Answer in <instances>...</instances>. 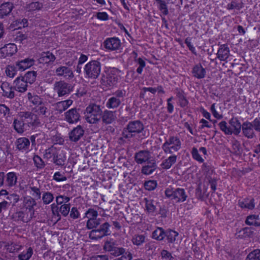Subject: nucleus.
Listing matches in <instances>:
<instances>
[{
  "mask_svg": "<svg viewBox=\"0 0 260 260\" xmlns=\"http://www.w3.org/2000/svg\"><path fill=\"white\" fill-rule=\"evenodd\" d=\"M146 236L145 235H135L132 239V242L135 245L139 246L145 243Z\"/></svg>",
  "mask_w": 260,
  "mask_h": 260,
  "instance_id": "nucleus-36",
  "label": "nucleus"
},
{
  "mask_svg": "<svg viewBox=\"0 0 260 260\" xmlns=\"http://www.w3.org/2000/svg\"><path fill=\"white\" fill-rule=\"evenodd\" d=\"M57 153V151L55 148L53 147H50L45 150L44 154V158L49 159L51 158L53 159L54 155Z\"/></svg>",
  "mask_w": 260,
  "mask_h": 260,
  "instance_id": "nucleus-49",
  "label": "nucleus"
},
{
  "mask_svg": "<svg viewBox=\"0 0 260 260\" xmlns=\"http://www.w3.org/2000/svg\"><path fill=\"white\" fill-rule=\"evenodd\" d=\"M0 113L6 118L10 117L11 115L10 108L5 104H0Z\"/></svg>",
  "mask_w": 260,
  "mask_h": 260,
  "instance_id": "nucleus-52",
  "label": "nucleus"
},
{
  "mask_svg": "<svg viewBox=\"0 0 260 260\" xmlns=\"http://www.w3.org/2000/svg\"><path fill=\"white\" fill-rule=\"evenodd\" d=\"M143 203H144L145 210L149 213H153L156 210V206L154 205V202L148 198H144Z\"/></svg>",
  "mask_w": 260,
  "mask_h": 260,
  "instance_id": "nucleus-29",
  "label": "nucleus"
},
{
  "mask_svg": "<svg viewBox=\"0 0 260 260\" xmlns=\"http://www.w3.org/2000/svg\"><path fill=\"white\" fill-rule=\"evenodd\" d=\"M5 247L10 253H17L21 250L23 246L17 243L8 242L5 245Z\"/></svg>",
  "mask_w": 260,
  "mask_h": 260,
  "instance_id": "nucleus-23",
  "label": "nucleus"
},
{
  "mask_svg": "<svg viewBox=\"0 0 260 260\" xmlns=\"http://www.w3.org/2000/svg\"><path fill=\"white\" fill-rule=\"evenodd\" d=\"M144 128L143 124L140 121H134L129 122L126 129L123 132V136L129 138L136 134L140 133Z\"/></svg>",
  "mask_w": 260,
  "mask_h": 260,
  "instance_id": "nucleus-5",
  "label": "nucleus"
},
{
  "mask_svg": "<svg viewBox=\"0 0 260 260\" xmlns=\"http://www.w3.org/2000/svg\"><path fill=\"white\" fill-rule=\"evenodd\" d=\"M53 195L50 192H45L43 194L42 200L44 204H50L53 201Z\"/></svg>",
  "mask_w": 260,
  "mask_h": 260,
  "instance_id": "nucleus-48",
  "label": "nucleus"
},
{
  "mask_svg": "<svg viewBox=\"0 0 260 260\" xmlns=\"http://www.w3.org/2000/svg\"><path fill=\"white\" fill-rule=\"evenodd\" d=\"M29 188L32 192V196L37 199H40L41 197V192L40 188L36 186H30Z\"/></svg>",
  "mask_w": 260,
  "mask_h": 260,
  "instance_id": "nucleus-58",
  "label": "nucleus"
},
{
  "mask_svg": "<svg viewBox=\"0 0 260 260\" xmlns=\"http://www.w3.org/2000/svg\"><path fill=\"white\" fill-rule=\"evenodd\" d=\"M51 206L52 214L57 216H59V212H60L63 216H67L69 214L70 210V205L69 204L61 205L59 208L54 203L52 204Z\"/></svg>",
  "mask_w": 260,
  "mask_h": 260,
  "instance_id": "nucleus-9",
  "label": "nucleus"
},
{
  "mask_svg": "<svg viewBox=\"0 0 260 260\" xmlns=\"http://www.w3.org/2000/svg\"><path fill=\"white\" fill-rule=\"evenodd\" d=\"M244 135L248 138H252L255 136L254 129L250 122H244L242 125Z\"/></svg>",
  "mask_w": 260,
  "mask_h": 260,
  "instance_id": "nucleus-14",
  "label": "nucleus"
},
{
  "mask_svg": "<svg viewBox=\"0 0 260 260\" xmlns=\"http://www.w3.org/2000/svg\"><path fill=\"white\" fill-rule=\"evenodd\" d=\"M156 165L155 162H149V164L144 166L142 169V173L148 175L152 174L156 169Z\"/></svg>",
  "mask_w": 260,
  "mask_h": 260,
  "instance_id": "nucleus-33",
  "label": "nucleus"
},
{
  "mask_svg": "<svg viewBox=\"0 0 260 260\" xmlns=\"http://www.w3.org/2000/svg\"><path fill=\"white\" fill-rule=\"evenodd\" d=\"M72 104L73 101L71 100L60 101L54 104V109L60 114L66 110Z\"/></svg>",
  "mask_w": 260,
  "mask_h": 260,
  "instance_id": "nucleus-17",
  "label": "nucleus"
},
{
  "mask_svg": "<svg viewBox=\"0 0 260 260\" xmlns=\"http://www.w3.org/2000/svg\"><path fill=\"white\" fill-rule=\"evenodd\" d=\"M191 154L192 157L198 161L200 162H203L204 161V159L199 154L198 150L196 148L193 147L192 148L191 151Z\"/></svg>",
  "mask_w": 260,
  "mask_h": 260,
  "instance_id": "nucleus-59",
  "label": "nucleus"
},
{
  "mask_svg": "<svg viewBox=\"0 0 260 260\" xmlns=\"http://www.w3.org/2000/svg\"><path fill=\"white\" fill-rule=\"evenodd\" d=\"M101 209L99 207L95 208H89L85 213L86 217L88 219H97L98 213L100 212Z\"/></svg>",
  "mask_w": 260,
  "mask_h": 260,
  "instance_id": "nucleus-37",
  "label": "nucleus"
},
{
  "mask_svg": "<svg viewBox=\"0 0 260 260\" xmlns=\"http://www.w3.org/2000/svg\"><path fill=\"white\" fill-rule=\"evenodd\" d=\"M230 53L229 48L226 45H221L218 51V57L221 60H226Z\"/></svg>",
  "mask_w": 260,
  "mask_h": 260,
  "instance_id": "nucleus-28",
  "label": "nucleus"
},
{
  "mask_svg": "<svg viewBox=\"0 0 260 260\" xmlns=\"http://www.w3.org/2000/svg\"><path fill=\"white\" fill-rule=\"evenodd\" d=\"M24 204L26 209H28L29 211H32L34 213V207L37 205V203L34 198L28 197L25 199Z\"/></svg>",
  "mask_w": 260,
  "mask_h": 260,
  "instance_id": "nucleus-40",
  "label": "nucleus"
},
{
  "mask_svg": "<svg viewBox=\"0 0 260 260\" xmlns=\"http://www.w3.org/2000/svg\"><path fill=\"white\" fill-rule=\"evenodd\" d=\"M100 224L98 219H88L86 223V227L88 229H93L96 228Z\"/></svg>",
  "mask_w": 260,
  "mask_h": 260,
  "instance_id": "nucleus-50",
  "label": "nucleus"
},
{
  "mask_svg": "<svg viewBox=\"0 0 260 260\" xmlns=\"http://www.w3.org/2000/svg\"><path fill=\"white\" fill-rule=\"evenodd\" d=\"M36 72L35 71H28L27 72L24 77L22 78L27 83L32 84L34 83L36 79Z\"/></svg>",
  "mask_w": 260,
  "mask_h": 260,
  "instance_id": "nucleus-41",
  "label": "nucleus"
},
{
  "mask_svg": "<svg viewBox=\"0 0 260 260\" xmlns=\"http://www.w3.org/2000/svg\"><path fill=\"white\" fill-rule=\"evenodd\" d=\"M69 197L63 196H59L56 198V202L57 205H61L62 203H67L70 201Z\"/></svg>",
  "mask_w": 260,
  "mask_h": 260,
  "instance_id": "nucleus-62",
  "label": "nucleus"
},
{
  "mask_svg": "<svg viewBox=\"0 0 260 260\" xmlns=\"http://www.w3.org/2000/svg\"><path fill=\"white\" fill-rule=\"evenodd\" d=\"M17 52V47L14 44H8L1 49L2 56L6 57L11 56Z\"/></svg>",
  "mask_w": 260,
  "mask_h": 260,
  "instance_id": "nucleus-13",
  "label": "nucleus"
},
{
  "mask_svg": "<svg viewBox=\"0 0 260 260\" xmlns=\"http://www.w3.org/2000/svg\"><path fill=\"white\" fill-rule=\"evenodd\" d=\"M160 256L164 260H174V257L171 253L167 250L163 249L160 252Z\"/></svg>",
  "mask_w": 260,
  "mask_h": 260,
  "instance_id": "nucleus-54",
  "label": "nucleus"
},
{
  "mask_svg": "<svg viewBox=\"0 0 260 260\" xmlns=\"http://www.w3.org/2000/svg\"><path fill=\"white\" fill-rule=\"evenodd\" d=\"M131 253L122 248H115V260H131Z\"/></svg>",
  "mask_w": 260,
  "mask_h": 260,
  "instance_id": "nucleus-12",
  "label": "nucleus"
},
{
  "mask_svg": "<svg viewBox=\"0 0 260 260\" xmlns=\"http://www.w3.org/2000/svg\"><path fill=\"white\" fill-rule=\"evenodd\" d=\"M245 223L248 225L260 226L259 216L256 215H250L247 217Z\"/></svg>",
  "mask_w": 260,
  "mask_h": 260,
  "instance_id": "nucleus-30",
  "label": "nucleus"
},
{
  "mask_svg": "<svg viewBox=\"0 0 260 260\" xmlns=\"http://www.w3.org/2000/svg\"><path fill=\"white\" fill-rule=\"evenodd\" d=\"M55 59L54 55L50 52H43L38 58V63L47 64L53 62Z\"/></svg>",
  "mask_w": 260,
  "mask_h": 260,
  "instance_id": "nucleus-18",
  "label": "nucleus"
},
{
  "mask_svg": "<svg viewBox=\"0 0 260 260\" xmlns=\"http://www.w3.org/2000/svg\"><path fill=\"white\" fill-rule=\"evenodd\" d=\"M192 73L194 77L200 79L205 77L206 71L202 66H194L192 70Z\"/></svg>",
  "mask_w": 260,
  "mask_h": 260,
  "instance_id": "nucleus-39",
  "label": "nucleus"
},
{
  "mask_svg": "<svg viewBox=\"0 0 260 260\" xmlns=\"http://www.w3.org/2000/svg\"><path fill=\"white\" fill-rule=\"evenodd\" d=\"M100 66H85V71L88 77L96 78L100 73Z\"/></svg>",
  "mask_w": 260,
  "mask_h": 260,
  "instance_id": "nucleus-19",
  "label": "nucleus"
},
{
  "mask_svg": "<svg viewBox=\"0 0 260 260\" xmlns=\"http://www.w3.org/2000/svg\"><path fill=\"white\" fill-rule=\"evenodd\" d=\"M109 226L110 225L108 222H105L100 226L99 229L92 230L89 233V238L92 240H97L102 238L104 236L109 235Z\"/></svg>",
  "mask_w": 260,
  "mask_h": 260,
  "instance_id": "nucleus-7",
  "label": "nucleus"
},
{
  "mask_svg": "<svg viewBox=\"0 0 260 260\" xmlns=\"http://www.w3.org/2000/svg\"><path fill=\"white\" fill-rule=\"evenodd\" d=\"M165 195L167 198L177 203L183 202L187 198L184 189L180 188L174 189L169 187L165 190Z\"/></svg>",
  "mask_w": 260,
  "mask_h": 260,
  "instance_id": "nucleus-2",
  "label": "nucleus"
},
{
  "mask_svg": "<svg viewBox=\"0 0 260 260\" xmlns=\"http://www.w3.org/2000/svg\"><path fill=\"white\" fill-rule=\"evenodd\" d=\"M80 109L72 108L64 113V119L69 123H76L80 120Z\"/></svg>",
  "mask_w": 260,
  "mask_h": 260,
  "instance_id": "nucleus-8",
  "label": "nucleus"
},
{
  "mask_svg": "<svg viewBox=\"0 0 260 260\" xmlns=\"http://www.w3.org/2000/svg\"><path fill=\"white\" fill-rule=\"evenodd\" d=\"M84 131L81 125L74 128L69 133V139L71 141L77 142L83 136Z\"/></svg>",
  "mask_w": 260,
  "mask_h": 260,
  "instance_id": "nucleus-11",
  "label": "nucleus"
},
{
  "mask_svg": "<svg viewBox=\"0 0 260 260\" xmlns=\"http://www.w3.org/2000/svg\"><path fill=\"white\" fill-rule=\"evenodd\" d=\"M152 237L155 240L161 241L165 237V232L162 228H157L153 232Z\"/></svg>",
  "mask_w": 260,
  "mask_h": 260,
  "instance_id": "nucleus-35",
  "label": "nucleus"
},
{
  "mask_svg": "<svg viewBox=\"0 0 260 260\" xmlns=\"http://www.w3.org/2000/svg\"><path fill=\"white\" fill-rule=\"evenodd\" d=\"M14 86L16 91L24 92L27 90V83L22 77H18L14 81Z\"/></svg>",
  "mask_w": 260,
  "mask_h": 260,
  "instance_id": "nucleus-16",
  "label": "nucleus"
},
{
  "mask_svg": "<svg viewBox=\"0 0 260 260\" xmlns=\"http://www.w3.org/2000/svg\"><path fill=\"white\" fill-rule=\"evenodd\" d=\"M255 131L260 132V118H256L251 122Z\"/></svg>",
  "mask_w": 260,
  "mask_h": 260,
  "instance_id": "nucleus-64",
  "label": "nucleus"
},
{
  "mask_svg": "<svg viewBox=\"0 0 260 260\" xmlns=\"http://www.w3.org/2000/svg\"><path fill=\"white\" fill-rule=\"evenodd\" d=\"M18 117L29 127H36L40 125V122L37 115L30 111H21Z\"/></svg>",
  "mask_w": 260,
  "mask_h": 260,
  "instance_id": "nucleus-4",
  "label": "nucleus"
},
{
  "mask_svg": "<svg viewBox=\"0 0 260 260\" xmlns=\"http://www.w3.org/2000/svg\"><path fill=\"white\" fill-rule=\"evenodd\" d=\"M42 6V4L39 2H32L28 5V9L30 11L39 10L41 9Z\"/></svg>",
  "mask_w": 260,
  "mask_h": 260,
  "instance_id": "nucleus-61",
  "label": "nucleus"
},
{
  "mask_svg": "<svg viewBox=\"0 0 260 260\" xmlns=\"http://www.w3.org/2000/svg\"><path fill=\"white\" fill-rule=\"evenodd\" d=\"M176 161L177 156L176 155H172L163 160L160 166L161 169L168 170L171 168L176 163Z\"/></svg>",
  "mask_w": 260,
  "mask_h": 260,
  "instance_id": "nucleus-21",
  "label": "nucleus"
},
{
  "mask_svg": "<svg viewBox=\"0 0 260 260\" xmlns=\"http://www.w3.org/2000/svg\"><path fill=\"white\" fill-rule=\"evenodd\" d=\"M230 127L232 134L238 135L241 132L242 125L239 120L236 117H233L229 120Z\"/></svg>",
  "mask_w": 260,
  "mask_h": 260,
  "instance_id": "nucleus-15",
  "label": "nucleus"
},
{
  "mask_svg": "<svg viewBox=\"0 0 260 260\" xmlns=\"http://www.w3.org/2000/svg\"><path fill=\"white\" fill-rule=\"evenodd\" d=\"M3 91V95L10 99H12L15 96V87L12 86L7 82L2 83L1 86Z\"/></svg>",
  "mask_w": 260,
  "mask_h": 260,
  "instance_id": "nucleus-10",
  "label": "nucleus"
},
{
  "mask_svg": "<svg viewBox=\"0 0 260 260\" xmlns=\"http://www.w3.org/2000/svg\"><path fill=\"white\" fill-rule=\"evenodd\" d=\"M238 205L241 208L252 209L254 207L253 199H245L239 200Z\"/></svg>",
  "mask_w": 260,
  "mask_h": 260,
  "instance_id": "nucleus-31",
  "label": "nucleus"
},
{
  "mask_svg": "<svg viewBox=\"0 0 260 260\" xmlns=\"http://www.w3.org/2000/svg\"><path fill=\"white\" fill-rule=\"evenodd\" d=\"M53 89L57 92L58 96L61 97L70 94L72 91V87L71 84L64 81H59L55 82Z\"/></svg>",
  "mask_w": 260,
  "mask_h": 260,
  "instance_id": "nucleus-6",
  "label": "nucleus"
},
{
  "mask_svg": "<svg viewBox=\"0 0 260 260\" xmlns=\"http://www.w3.org/2000/svg\"><path fill=\"white\" fill-rule=\"evenodd\" d=\"M17 182V176L14 172H9L6 176V185L9 187L15 186Z\"/></svg>",
  "mask_w": 260,
  "mask_h": 260,
  "instance_id": "nucleus-27",
  "label": "nucleus"
},
{
  "mask_svg": "<svg viewBox=\"0 0 260 260\" xmlns=\"http://www.w3.org/2000/svg\"><path fill=\"white\" fill-rule=\"evenodd\" d=\"M105 48L110 51L114 49V38H108L104 42Z\"/></svg>",
  "mask_w": 260,
  "mask_h": 260,
  "instance_id": "nucleus-57",
  "label": "nucleus"
},
{
  "mask_svg": "<svg viewBox=\"0 0 260 260\" xmlns=\"http://www.w3.org/2000/svg\"><path fill=\"white\" fill-rule=\"evenodd\" d=\"M220 130L224 133L225 135H232V131L230 129V126L228 125V123L225 121H222L218 124Z\"/></svg>",
  "mask_w": 260,
  "mask_h": 260,
  "instance_id": "nucleus-44",
  "label": "nucleus"
},
{
  "mask_svg": "<svg viewBox=\"0 0 260 260\" xmlns=\"http://www.w3.org/2000/svg\"><path fill=\"white\" fill-rule=\"evenodd\" d=\"M14 129L18 134H22L25 130V127L26 126L21 120L20 118L19 119H14L13 123Z\"/></svg>",
  "mask_w": 260,
  "mask_h": 260,
  "instance_id": "nucleus-26",
  "label": "nucleus"
},
{
  "mask_svg": "<svg viewBox=\"0 0 260 260\" xmlns=\"http://www.w3.org/2000/svg\"><path fill=\"white\" fill-rule=\"evenodd\" d=\"M66 160V156L62 153H57L52 159V162L59 166H64Z\"/></svg>",
  "mask_w": 260,
  "mask_h": 260,
  "instance_id": "nucleus-32",
  "label": "nucleus"
},
{
  "mask_svg": "<svg viewBox=\"0 0 260 260\" xmlns=\"http://www.w3.org/2000/svg\"><path fill=\"white\" fill-rule=\"evenodd\" d=\"M33 254V249L29 247L18 255L19 260H29Z\"/></svg>",
  "mask_w": 260,
  "mask_h": 260,
  "instance_id": "nucleus-38",
  "label": "nucleus"
},
{
  "mask_svg": "<svg viewBox=\"0 0 260 260\" xmlns=\"http://www.w3.org/2000/svg\"><path fill=\"white\" fill-rule=\"evenodd\" d=\"M246 260H260V249H255L249 253Z\"/></svg>",
  "mask_w": 260,
  "mask_h": 260,
  "instance_id": "nucleus-46",
  "label": "nucleus"
},
{
  "mask_svg": "<svg viewBox=\"0 0 260 260\" xmlns=\"http://www.w3.org/2000/svg\"><path fill=\"white\" fill-rule=\"evenodd\" d=\"M57 76H63L66 78H70L73 76L72 71L67 66H61L56 70Z\"/></svg>",
  "mask_w": 260,
  "mask_h": 260,
  "instance_id": "nucleus-24",
  "label": "nucleus"
},
{
  "mask_svg": "<svg viewBox=\"0 0 260 260\" xmlns=\"http://www.w3.org/2000/svg\"><path fill=\"white\" fill-rule=\"evenodd\" d=\"M232 152L236 154L239 155L242 152V149L240 146V143L237 140H234L232 142Z\"/></svg>",
  "mask_w": 260,
  "mask_h": 260,
  "instance_id": "nucleus-47",
  "label": "nucleus"
},
{
  "mask_svg": "<svg viewBox=\"0 0 260 260\" xmlns=\"http://www.w3.org/2000/svg\"><path fill=\"white\" fill-rule=\"evenodd\" d=\"M178 236V233L173 230H168L165 232V237H167L169 243H173L176 240V237Z\"/></svg>",
  "mask_w": 260,
  "mask_h": 260,
  "instance_id": "nucleus-43",
  "label": "nucleus"
},
{
  "mask_svg": "<svg viewBox=\"0 0 260 260\" xmlns=\"http://www.w3.org/2000/svg\"><path fill=\"white\" fill-rule=\"evenodd\" d=\"M13 4L10 2L3 4L0 6V18L7 16L12 11L13 8Z\"/></svg>",
  "mask_w": 260,
  "mask_h": 260,
  "instance_id": "nucleus-22",
  "label": "nucleus"
},
{
  "mask_svg": "<svg viewBox=\"0 0 260 260\" xmlns=\"http://www.w3.org/2000/svg\"><path fill=\"white\" fill-rule=\"evenodd\" d=\"M101 117L104 123L106 124H110L114 120V113L112 111L106 110Z\"/></svg>",
  "mask_w": 260,
  "mask_h": 260,
  "instance_id": "nucleus-34",
  "label": "nucleus"
},
{
  "mask_svg": "<svg viewBox=\"0 0 260 260\" xmlns=\"http://www.w3.org/2000/svg\"><path fill=\"white\" fill-rule=\"evenodd\" d=\"M17 68L15 66H8L6 69V73L7 76L11 78L14 77L16 73Z\"/></svg>",
  "mask_w": 260,
  "mask_h": 260,
  "instance_id": "nucleus-56",
  "label": "nucleus"
},
{
  "mask_svg": "<svg viewBox=\"0 0 260 260\" xmlns=\"http://www.w3.org/2000/svg\"><path fill=\"white\" fill-rule=\"evenodd\" d=\"M24 213L22 211H17L12 215V219L15 221H24Z\"/></svg>",
  "mask_w": 260,
  "mask_h": 260,
  "instance_id": "nucleus-53",
  "label": "nucleus"
},
{
  "mask_svg": "<svg viewBox=\"0 0 260 260\" xmlns=\"http://www.w3.org/2000/svg\"><path fill=\"white\" fill-rule=\"evenodd\" d=\"M33 161L35 166L38 169H43L45 166V164L43 159L38 155H35L33 157Z\"/></svg>",
  "mask_w": 260,
  "mask_h": 260,
  "instance_id": "nucleus-45",
  "label": "nucleus"
},
{
  "mask_svg": "<svg viewBox=\"0 0 260 260\" xmlns=\"http://www.w3.org/2000/svg\"><path fill=\"white\" fill-rule=\"evenodd\" d=\"M38 111L39 114L43 115L45 117H48L50 115L49 110L42 104L38 107Z\"/></svg>",
  "mask_w": 260,
  "mask_h": 260,
  "instance_id": "nucleus-55",
  "label": "nucleus"
},
{
  "mask_svg": "<svg viewBox=\"0 0 260 260\" xmlns=\"http://www.w3.org/2000/svg\"><path fill=\"white\" fill-rule=\"evenodd\" d=\"M177 96L179 99V104L181 107H184L187 106L188 101L182 93L178 92L177 94Z\"/></svg>",
  "mask_w": 260,
  "mask_h": 260,
  "instance_id": "nucleus-60",
  "label": "nucleus"
},
{
  "mask_svg": "<svg viewBox=\"0 0 260 260\" xmlns=\"http://www.w3.org/2000/svg\"><path fill=\"white\" fill-rule=\"evenodd\" d=\"M17 148L20 151H23L28 149L30 142L29 140L25 137L19 138L16 142Z\"/></svg>",
  "mask_w": 260,
  "mask_h": 260,
  "instance_id": "nucleus-20",
  "label": "nucleus"
},
{
  "mask_svg": "<svg viewBox=\"0 0 260 260\" xmlns=\"http://www.w3.org/2000/svg\"><path fill=\"white\" fill-rule=\"evenodd\" d=\"M157 183L155 180H148L145 182L144 187L146 190H153L157 186Z\"/></svg>",
  "mask_w": 260,
  "mask_h": 260,
  "instance_id": "nucleus-51",
  "label": "nucleus"
},
{
  "mask_svg": "<svg viewBox=\"0 0 260 260\" xmlns=\"http://www.w3.org/2000/svg\"><path fill=\"white\" fill-rule=\"evenodd\" d=\"M86 119L90 123H95L101 118L102 110L95 104L89 105L86 109Z\"/></svg>",
  "mask_w": 260,
  "mask_h": 260,
  "instance_id": "nucleus-3",
  "label": "nucleus"
},
{
  "mask_svg": "<svg viewBox=\"0 0 260 260\" xmlns=\"http://www.w3.org/2000/svg\"><path fill=\"white\" fill-rule=\"evenodd\" d=\"M210 111L212 112L213 116L217 119H221L222 118V116L221 114H220L215 109V104H213L210 108Z\"/></svg>",
  "mask_w": 260,
  "mask_h": 260,
  "instance_id": "nucleus-63",
  "label": "nucleus"
},
{
  "mask_svg": "<svg viewBox=\"0 0 260 260\" xmlns=\"http://www.w3.org/2000/svg\"><path fill=\"white\" fill-rule=\"evenodd\" d=\"M181 147V142L176 136H171L166 139L162 145V149L166 154H172L178 151Z\"/></svg>",
  "mask_w": 260,
  "mask_h": 260,
  "instance_id": "nucleus-1",
  "label": "nucleus"
},
{
  "mask_svg": "<svg viewBox=\"0 0 260 260\" xmlns=\"http://www.w3.org/2000/svg\"><path fill=\"white\" fill-rule=\"evenodd\" d=\"M29 101L34 105L40 106L42 104V100L37 95H32L30 92L27 93Z\"/></svg>",
  "mask_w": 260,
  "mask_h": 260,
  "instance_id": "nucleus-42",
  "label": "nucleus"
},
{
  "mask_svg": "<svg viewBox=\"0 0 260 260\" xmlns=\"http://www.w3.org/2000/svg\"><path fill=\"white\" fill-rule=\"evenodd\" d=\"M150 157V153L147 151H141L135 155V159L137 163L142 164L147 162Z\"/></svg>",
  "mask_w": 260,
  "mask_h": 260,
  "instance_id": "nucleus-25",
  "label": "nucleus"
}]
</instances>
